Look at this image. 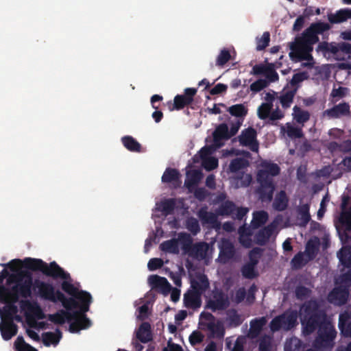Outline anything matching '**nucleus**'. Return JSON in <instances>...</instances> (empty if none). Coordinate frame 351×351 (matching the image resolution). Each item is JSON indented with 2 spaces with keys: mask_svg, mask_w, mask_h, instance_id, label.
<instances>
[{
  "mask_svg": "<svg viewBox=\"0 0 351 351\" xmlns=\"http://www.w3.org/2000/svg\"><path fill=\"white\" fill-rule=\"evenodd\" d=\"M25 266L32 271L42 272L45 276L51 277L53 279L60 278L63 280L61 289L77 302V304L73 309L82 310V313L89 311L90 305L93 302L90 293L88 291L79 290L73 284L71 275L64 271L56 261L47 263L42 259L34 258H25Z\"/></svg>",
  "mask_w": 351,
  "mask_h": 351,
  "instance_id": "obj_1",
  "label": "nucleus"
},
{
  "mask_svg": "<svg viewBox=\"0 0 351 351\" xmlns=\"http://www.w3.org/2000/svg\"><path fill=\"white\" fill-rule=\"evenodd\" d=\"M4 265L11 271L16 272L11 277L15 285L10 289L0 285V302L15 304L18 302L20 297L25 299L31 298L32 290L34 289L33 277L31 272L22 269L23 267L28 269L25 266V259H13Z\"/></svg>",
  "mask_w": 351,
  "mask_h": 351,
  "instance_id": "obj_2",
  "label": "nucleus"
},
{
  "mask_svg": "<svg viewBox=\"0 0 351 351\" xmlns=\"http://www.w3.org/2000/svg\"><path fill=\"white\" fill-rule=\"evenodd\" d=\"M331 26L324 22L313 23L300 36L295 38L294 42L290 44L289 57L291 60L297 62L302 60H312L311 52L313 45L319 42V34L329 30Z\"/></svg>",
  "mask_w": 351,
  "mask_h": 351,
  "instance_id": "obj_3",
  "label": "nucleus"
},
{
  "mask_svg": "<svg viewBox=\"0 0 351 351\" xmlns=\"http://www.w3.org/2000/svg\"><path fill=\"white\" fill-rule=\"evenodd\" d=\"M73 310H66V308L65 310H59L54 314H49L48 319L55 324L60 325L64 324L66 321L71 322L69 331L72 333L88 328L91 325V322L87 317L86 313H82L80 309Z\"/></svg>",
  "mask_w": 351,
  "mask_h": 351,
  "instance_id": "obj_4",
  "label": "nucleus"
},
{
  "mask_svg": "<svg viewBox=\"0 0 351 351\" xmlns=\"http://www.w3.org/2000/svg\"><path fill=\"white\" fill-rule=\"evenodd\" d=\"M304 315L301 319L302 332L310 335L314 332L318 326L326 318V313L320 309V305L316 300H309L302 306Z\"/></svg>",
  "mask_w": 351,
  "mask_h": 351,
  "instance_id": "obj_5",
  "label": "nucleus"
},
{
  "mask_svg": "<svg viewBox=\"0 0 351 351\" xmlns=\"http://www.w3.org/2000/svg\"><path fill=\"white\" fill-rule=\"evenodd\" d=\"M34 289H37L38 294L44 300L53 303L60 302L62 306L66 310H72V307H75L77 304V302L74 299L67 298L60 290H55L53 285L50 283L40 280H35L34 282Z\"/></svg>",
  "mask_w": 351,
  "mask_h": 351,
  "instance_id": "obj_6",
  "label": "nucleus"
},
{
  "mask_svg": "<svg viewBox=\"0 0 351 351\" xmlns=\"http://www.w3.org/2000/svg\"><path fill=\"white\" fill-rule=\"evenodd\" d=\"M298 325V312L295 310L286 311L276 316L269 323V328L272 332L282 329L289 331Z\"/></svg>",
  "mask_w": 351,
  "mask_h": 351,
  "instance_id": "obj_7",
  "label": "nucleus"
},
{
  "mask_svg": "<svg viewBox=\"0 0 351 351\" xmlns=\"http://www.w3.org/2000/svg\"><path fill=\"white\" fill-rule=\"evenodd\" d=\"M148 282L152 289H155L164 295L171 292V301L176 302L180 299V291L176 288H173L166 278L158 275H151Z\"/></svg>",
  "mask_w": 351,
  "mask_h": 351,
  "instance_id": "obj_8",
  "label": "nucleus"
},
{
  "mask_svg": "<svg viewBox=\"0 0 351 351\" xmlns=\"http://www.w3.org/2000/svg\"><path fill=\"white\" fill-rule=\"evenodd\" d=\"M317 329H318V332L315 341L324 348L332 346L337 332L330 322L325 319L323 322H321Z\"/></svg>",
  "mask_w": 351,
  "mask_h": 351,
  "instance_id": "obj_9",
  "label": "nucleus"
},
{
  "mask_svg": "<svg viewBox=\"0 0 351 351\" xmlns=\"http://www.w3.org/2000/svg\"><path fill=\"white\" fill-rule=\"evenodd\" d=\"M230 306L228 296L221 289H215L213 290L210 298L207 300L206 308L213 312L224 311Z\"/></svg>",
  "mask_w": 351,
  "mask_h": 351,
  "instance_id": "obj_10",
  "label": "nucleus"
},
{
  "mask_svg": "<svg viewBox=\"0 0 351 351\" xmlns=\"http://www.w3.org/2000/svg\"><path fill=\"white\" fill-rule=\"evenodd\" d=\"M0 332L3 340L8 341L18 332V326L14 322L11 315L0 311Z\"/></svg>",
  "mask_w": 351,
  "mask_h": 351,
  "instance_id": "obj_11",
  "label": "nucleus"
},
{
  "mask_svg": "<svg viewBox=\"0 0 351 351\" xmlns=\"http://www.w3.org/2000/svg\"><path fill=\"white\" fill-rule=\"evenodd\" d=\"M338 223L336 227L341 240L348 242L351 239V237L348 233V232H351V206L348 210L341 212L338 218Z\"/></svg>",
  "mask_w": 351,
  "mask_h": 351,
  "instance_id": "obj_12",
  "label": "nucleus"
},
{
  "mask_svg": "<svg viewBox=\"0 0 351 351\" xmlns=\"http://www.w3.org/2000/svg\"><path fill=\"white\" fill-rule=\"evenodd\" d=\"M257 133L254 128L249 127L243 130L239 136V141L242 146L249 147L250 150L256 152L258 150V143L256 140Z\"/></svg>",
  "mask_w": 351,
  "mask_h": 351,
  "instance_id": "obj_13",
  "label": "nucleus"
},
{
  "mask_svg": "<svg viewBox=\"0 0 351 351\" xmlns=\"http://www.w3.org/2000/svg\"><path fill=\"white\" fill-rule=\"evenodd\" d=\"M348 296V289L343 286H339L329 292L327 300L329 303L341 306L346 304Z\"/></svg>",
  "mask_w": 351,
  "mask_h": 351,
  "instance_id": "obj_14",
  "label": "nucleus"
},
{
  "mask_svg": "<svg viewBox=\"0 0 351 351\" xmlns=\"http://www.w3.org/2000/svg\"><path fill=\"white\" fill-rule=\"evenodd\" d=\"M197 92V90L195 88H185L183 95H177L174 97L173 107L171 110H180L185 106L191 105L194 100V97Z\"/></svg>",
  "mask_w": 351,
  "mask_h": 351,
  "instance_id": "obj_15",
  "label": "nucleus"
},
{
  "mask_svg": "<svg viewBox=\"0 0 351 351\" xmlns=\"http://www.w3.org/2000/svg\"><path fill=\"white\" fill-rule=\"evenodd\" d=\"M258 182L260 184L257 189L259 198L262 202H270L273 199V195L275 190V185L273 180H266L257 178Z\"/></svg>",
  "mask_w": 351,
  "mask_h": 351,
  "instance_id": "obj_16",
  "label": "nucleus"
},
{
  "mask_svg": "<svg viewBox=\"0 0 351 351\" xmlns=\"http://www.w3.org/2000/svg\"><path fill=\"white\" fill-rule=\"evenodd\" d=\"M350 113V106L349 104L343 101L324 110L323 116L328 119H339L341 117L348 116Z\"/></svg>",
  "mask_w": 351,
  "mask_h": 351,
  "instance_id": "obj_17",
  "label": "nucleus"
},
{
  "mask_svg": "<svg viewBox=\"0 0 351 351\" xmlns=\"http://www.w3.org/2000/svg\"><path fill=\"white\" fill-rule=\"evenodd\" d=\"M141 343H147L153 340V333L151 324L147 322H142L134 332L133 337Z\"/></svg>",
  "mask_w": 351,
  "mask_h": 351,
  "instance_id": "obj_18",
  "label": "nucleus"
},
{
  "mask_svg": "<svg viewBox=\"0 0 351 351\" xmlns=\"http://www.w3.org/2000/svg\"><path fill=\"white\" fill-rule=\"evenodd\" d=\"M210 283L208 277L203 274H198L195 278L191 280V290L199 292L202 295L205 291L208 289Z\"/></svg>",
  "mask_w": 351,
  "mask_h": 351,
  "instance_id": "obj_19",
  "label": "nucleus"
},
{
  "mask_svg": "<svg viewBox=\"0 0 351 351\" xmlns=\"http://www.w3.org/2000/svg\"><path fill=\"white\" fill-rule=\"evenodd\" d=\"M280 169L276 163L267 162L263 165V168L259 169L257 178L266 180H273L272 177L280 173Z\"/></svg>",
  "mask_w": 351,
  "mask_h": 351,
  "instance_id": "obj_20",
  "label": "nucleus"
},
{
  "mask_svg": "<svg viewBox=\"0 0 351 351\" xmlns=\"http://www.w3.org/2000/svg\"><path fill=\"white\" fill-rule=\"evenodd\" d=\"M213 138L214 145L216 147H221L223 145V141L230 139L228 125L224 123L218 125L213 132Z\"/></svg>",
  "mask_w": 351,
  "mask_h": 351,
  "instance_id": "obj_21",
  "label": "nucleus"
},
{
  "mask_svg": "<svg viewBox=\"0 0 351 351\" xmlns=\"http://www.w3.org/2000/svg\"><path fill=\"white\" fill-rule=\"evenodd\" d=\"M184 304L188 308H199L202 305V295L199 292L189 289L184 294Z\"/></svg>",
  "mask_w": 351,
  "mask_h": 351,
  "instance_id": "obj_22",
  "label": "nucleus"
},
{
  "mask_svg": "<svg viewBox=\"0 0 351 351\" xmlns=\"http://www.w3.org/2000/svg\"><path fill=\"white\" fill-rule=\"evenodd\" d=\"M267 320L265 317L254 318L250 322V329L247 336L250 339L257 338L261 333L264 326L267 324Z\"/></svg>",
  "mask_w": 351,
  "mask_h": 351,
  "instance_id": "obj_23",
  "label": "nucleus"
},
{
  "mask_svg": "<svg viewBox=\"0 0 351 351\" xmlns=\"http://www.w3.org/2000/svg\"><path fill=\"white\" fill-rule=\"evenodd\" d=\"M351 316L346 311L339 314L338 327L341 334L345 337L351 338Z\"/></svg>",
  "mask_w": 351,
  "mask_h": 351,
  "instance_id": "obj_24",
  "label": "nucleus"
},
{
  "mask_svg": "<svg viewBox=\"0 0 351 351\" xmlns=\"http://www.w3.org/2000/svg\"><path fill=\"white\" fill-rule=\"evenodd\" d=\"M208 250L209 245L206 242H197L193 244L189 254L195 258L203 260L206 258Z\"/></svg>",
  "mask_w": 351,
  "mask_h": 351,
  "instance_id": "obj_25",
  "label": "nucleus"
},
{
  "mask_svg": "<svg viewBox=\"0 0 351 351\" xmlns=\"http://www.w3.org/2000/svg\"><path fill=\"white\" fill-rule=\"evenodd\" d=\"M297 91L298 87L292 88L291 89H286L285 88L282 90L280 96L278 97V99L284 109H287L291 106Z\"/></svg>",
  "mask_w": 351,
  "mask_h": 351,
  "instance_id": "obj_26",
  "label": "nucleus"
},
{
  "mask_svg": "<svg viewBox=\"0 0 351 351\" xmlns=\"http://www.w3.org/2000/svg\"><path fill=\"white\" fill-rule=\"evenodd\" d=\"M319 249V240L317 238L307 241L305 250L303 252L308 260L313 261L317 256Z\"/></svg>",
  "mask_w": 351,
  "mask_h": 351,
  "instance_id": "obj_27",
  "label": "nucleus"
},
{
  "mask_svg": "<svg viewBox=\"0 0 351 351\" xmlns=\"http://www.w3.org/2000/svg\"><path fill=\"white\" fill-rule=\"evenodd\" d=\"M350 18H351V8L341 9L335 14H330L328 16V19L332 24L344 22Z\"/></svg>",
  "mask_w": 351,
  "mask_h": 351,
  "instance_id": "obj_28",
  "label": "nucleus"
},
{
  "mask_svg": "<svg viewBox=\"0 0 351 351\" xmlns=\"http://www.w3.org/2000/svg\"><path fill=\"white\" fill-rule=\"evenodd\" d=\"M235 254V249L234 245L228 240L222 241L221 247L220 248L219 256L224 261H228L232 259Z\"/></svg>",
  "mask_w": 351,
  "mask_h": 351,
  "instance_id": "obj_29",
  "label": "nucleus"
},
{
  "mask_svg": "<svg viewBox=\"0 0 351 351\" xmlns=\"http://www.w3.org/2000/svg\"><path fill=\"white\" fill-rule=\"evenodd\" d=\"M289 199L285 191H280L276 195L273 202V207L276 210L283 211L288 206Z\"/></svg>",
  "mask_w": 351,
  "mask_h": 351,
  "instance_id": "obj_30",
  "label": "nucleus"
},
{
  "mask_svg": "<svg viewBox=\"0 0 351 351\" xmlns=\"http://www.w3.org/2000/svg\"><path fill=\"white\" fill-rule=\"evenodd\" d=\"M205 328L210 332L211 337L217 339L223 338L225 330L220 323L215 322H204Z\"/></svg>",
  "mask_w": 351,
  "mask_h": 351,
  "instance_id": "obj_31",
  "label": "nucleus"
},
{
  "mask_svg": "<svg viewBox=\"0 0 351 351\" xmlns=\"http://www.w3.org/2000/svg\"><path fill=\"white\" fill-rule=\"evenodd\" d=\"M310 261L305 254L300 251L293 256L290 264L292 269L298 270L304 267Z\"/></svg>",
  "mask_w": 351,
  "mask_h": 351,
  "instance_id": "obj_32",
  "label": "nucleus"
},
{
  "mask_svg": "<svg viewBox=\"0 0 351 351\" xmlns=\"http://www.w3.org/2000/svg\"><path fill=\"white\" fill-rule=\"evenodd\" d=\"M341 264L346 268H351V246L343 247L337 253Z\"/></svg>",
  "mask_w": 351,
  "mask_h": 351,
  "instance_id": "obj_33",
  "label": "nucleus"
},
{
  "mask_svg": "<svg viewBox=\"0 0 351 351\" xmlns=\"http://www.w3.org/2000/svg\"><path fill=\"white\" fill-rule=\"evenodd\" d=\"M123 146L130 152H140L141 145L132 136H124L121 138Z\"/></svg>",
  "mask_w": 351,
  "mask_h": 351,
  "instance_id": "obj_34",
  "label": "nucleus"
},
{
  "mask_svg": "<svg viewBox=\"0 0 351 351\" xmlns=\"http://www.w3.org/2000/svg\"><path fill=\"white\" fill-rule=\"evenodd\" d=\"M198 216L203 224L215 225L217 223V216L212 212L202 208L198 213Z\"/></svg>",
  "mask_w": 351,
  "mask_h": 351,
  "instance_id": "obj_35",
  "label": "nucleus"
},
{
  "mask_svg": "<svg viewBox=\"0 0 351 351\" xmlns=\"http://www.w3.org/2000/svg\"><path fill=\"white\" fill-rule=\"evenodd\" d=\"M235 210V204L232 201L226 200L221 204L217 212L219 215L229 216L233 215Z\"/></svg>",
  "mask_w": 351,
  "mask_h": 351,
  "instance_id": "obj_36",
  "label": "nucleus"
},
{
  "mask_svg": "<svg viewBox=\"0 0 351 351\" xmlns=\"http://www.w3.org/2000/svg\"><path fill=\"white\" fill-rule=\"evenodd\" d=\"M268 219V214L266 211L261 210L253 213V219L251 225L254 228H258L264 225Z\"/></svg>",
  "mask_w": 351,
  "mask_h": 351,
  "instance_id": "obj_37",
  "label": "nucleus"
},
{
  "mask_svg": "<svg viewBox=\"0 0 351 351\" xmlns=\"http://www.w3.org/2000/svg\"><path fill=\"white\" fill-rule=\"evenodd\" d=\"M273 232V228L268 226L261 230L256 235V243L264 245L268 241Z\"/></svg>",
  "mask_w": 351,
  "mask_h": 351,
  "instance_id": "obj_38",
  "label": "nucleus"
},
{
  "mask_svg": "<svg viewBox=\"0 0 351 351\" xmlns=\"http://www.w3.org/2000/svg\"><path fill=\"white\" fill-rule=\"evenodd\" d=\"M160 248L164 252L178 254L179 253L178 241L175 239L165 241L160 244Z\"/></svg>",
  "mask_w": 351,
  "mask_h": 351,
  "instance_id": "obj_39",
  "label": "nucleus"
},
{
  "mask_svg": "<svg viewBox=\"0 0 351 351\" xmlns=\"http://www.w3.org/2000/svg\"><path fill=\"white\" fill-rule=\"evenodd\" d=\"M293 116L298 123H306L310 119V113L306 110H302L298 106H295L293 108Z\"/></svg>",
  "mask_w": 351,
  "mask_h": 351,
  "instance_id": "obj_40",
  "label": "nucleus"
},
{
  "mask_svg": "<svg viewBox=\"0 0 351 351\" xmlns=\"http://www.w3.org/2000/svg\"><path fill=\"white\" fill-rule=\"evenodd\" d=\"M58 336L52 332H44L42 335L43 342L45 346H49L52 344H57L61 337L62 333L59 329H56Z\"/></svg>",
  "mask_w": 351,
  "mask_h": 351,
  "instance_id": "obj_41",
  "label": "nucleus"
},
{
  "mask_svg": "<svg viewBox=\"0 0 351 351\" xmlns=\"http://www.w3.org/2000/svg\"><path fill=\"white\" fill-rule=\"evenodd\" d=\"M178 241L182 245V250L189 253L193 245V239L190 234L186 232H180L178 234Z\"/></svg>",
  "mask_w": 351,
  "mask_h": 351,
  "instance_id": "obj_42",
  "label": "nucleus"
},
{
  "mask_svg": "<svg viewBox=\"0 0 351 351\" xmlns=\"http://www.w3.org/2000/svg\"><path fill=\"white\" fill-rule=\"evenodd\" d=\"M180 177L178 170L173 168H167L162 176V181L166 183H171L179 180Z\"/></svg>",
  "mask_w": 351,
  "mask_h": 351,
  "instance_id": "obj_43",
  "label": "nucleus"
},
{
  "mask_svg": "<svg viewBox=\"0 0 351 351\" xmlns=\"http://www.w3.org/2000/svg\"><path fill=\"white\" fill-rule=\"evenodd\" d=\"M249 165L248 161L243 158H236L231 160L229 169L232 173H237L241 169L247 167Z\"/></svg>",
  "mask_w": 351,
  "mask_h": 351,
  "instance_id": "obj_44",
  "label": "nucleus"
},
{
  "mask_svg": "<svg viewBox=\"0 0 351 351\" xmlns=\"http://www.w3.org/2000/svg\"><path fill=\"white\" fill-rule=\"evenodd\" d=\"M160 210L167 216L173 213L176 207V199L174 198L166 199L160 202Z\"/></svg>",
  "mask_w": 351,
  "mask_h": 351,
  "instance_id": "obj_45",
  "label": "nucleus"
},
{
  "mask_svg": "<svg viewBox=\"0 0 351 351\" xmlns=\"http://www.w3.org/2000/svg\"><path fill=\"white\" fill-rule=\"evenodd\" d=\"M16 351H38L36 348L26 343L23 336H18L14 343Z\"/></svg>",
  "mask_w": 351,
  "mask_h": 351,
  "instance_id": "obj_46",
  "label": "nucleus"
},
{
  "mask_svg": "<svg viewBox=\"0 0 351 351\" xmlns=\"http://www.w3.org/2000/svg\"><path fill=\"white\" fill-rule=\"evenodd\" d=\"M255 265L249 263L244 264L241 269L242 276L247 279H254L258 276V272L256 270Z\"/></svg>",
  "mask_w": 351,
  "mask_h": 351,
  "instance_id": "obj_47",
  "label": "nucleus"
},
{
  "mask_svg": "<svg viewBox=\"0 0 351 351\" xmlns=\"http://www.w3.org/2000/svg\"><path fill=\"white\" fill-rule=\"evenodd\" d=\"M339 54L338 60H345L347 59H351V44L341 42L339 43Z\"/></svg>",
  "mask_w": 351,
  "mask_h": 351,
  "instance_id": "obj_48",
  "label": "nucleus"
},
{
  "mask_svg": "<svg viewBox=\"0 0 351 351\" xmlns=\"http://www.w3.org/2000/svg\"><path fill=\"white\" fill-rule=\"evenodd\" d=\"M27 306V311L30 313L34 317L38 319H43L45 318V314L40 306L36 304H31L29 301L25 302Z\"/></svg>",
  "mask_w": 351,
  "mask_h": 351,
  "instance_id": "obj_49",
  "label": "nucleus"
},
{
  "mask_svg": "<svg viewBox=\"0 0 351 351\" xmlns=\"http://www.w3.org/2000/svg\"><path fill=\"white\" fill-rule=\"evenodd\" d=\"M231 59V54L230 51L223 48L221 49L216 58V66L223 67Z\"/></svg>",
  "mask_w": 351,
  "mask_h": 351,
  "instance_id": "obj_50",
  "label": "nucleus"
},
{
  "mask_svg": "<svg viewBox=\"0 0 351 351\" xmlns=\"http://www.w3.org/2000/svg\"><path fill=\"white\" fill-rule=\"evenodd\" d=\"M299 215L300 216V226H306L311 220V215L309 213V206L308 204H303L299 208Z\"/></svg>",
  "mask_w": 351,
  "mask_h": 351,
  "instance_id": "obj_51",
  "label": "nucleus"
},
{
  "mask_svg": "<svg viewBox=\"0 0 351 351\" xmlns=\"http://www.w3.org/2000/svg\"><path fill=\"white\" fill-rule=\"evenodd\" d=\"M302 346V341L298 337H293L286 341L285 351H298Z\"/></svg>",
  "mask_w": 351,
  "mask_h": 351,
  "instance_id": "obj_52",
  "label": "nucleus"
},
{
  "mask_svg": "<svg viewBox=\"0 0 351 351\" xmlns=\"http://www.w3.org/2000/svg\"><path fill=\"white\" fill-rule=\"evenodd\" d=\"M348 91L346 87L339 86L337 88H333L330 93V97L332 98L331 102L333 104L337 103L339 99L346 97Z\"/></svg>",
  "mask_w": 351,
  "mask_h": 351,
  "instance_id": "obj_53",
  "label": "nucleus"
},
{
  "mask_svg": "<svg viewBox=\"0 0 351 351\" xmlns=\"http://www.w3.org/2000/svg\"><path fill=\"white\" fill-rule=\"evenodd\" d=\"M228 111L232 116L243 117L247 113V109L243 104H235L228 108Z\"/></svg>",
  "mask_w": 351,
  "mask_h": 351,
  "instance_id": "obj_54",
  "label": "nucleus"
},
{
  "mask_svg": "<svg viewBox=\"0 0 351 351\" xmlns=\"http://www.w3.org/2000/svg\"><path fill=\"white\" fill-rule=\"evenodd\" d=\"M228 321L230 326L235 328L239 326L242 324L243 319L241 315H239L236 310L233 309L229 311L228 314Z\"/></svg>",
  "mask_w": 351,
  "mask_h": 351,
  "instance_id": "obj_55",
  "label": "nucleus"
},
{
  "mask_svg": "<svg viewBox=\"0 0 351 351\" xmlns=\"http://www.w3.org/2000/svg\"><path fill=\"white\" fill-rule=\"evenodd\" d=\"M186 228L193 235H196L201 230L198 220L193 217L186 220Z\"/></svg>",
  "mask_w": 351,
  "mask_h": 351,
  "instance_id": "obj_56",
  "label": "nucleus"
},
{
  "mask_svg": "<svg viewBox=\"0 0 351 351\" xmlns=\"http://www.w3.org/2000/svg\"><path fill=\"white\" fill-rule=\"evenodd\" d=\"M263 252V249L258 247H254L249 253V262L247 263L256 266Z\"/></svg>",
  "mask_w": 351,
  "mask_h": 351,
  "instance_id": "obj_57",
  "label": "nucleus"
},
{
  "mask_svg": "<svg viewBox=\"0 0 351 351\" xmlns=\"http://www.w3.org/2000/svg\"><path fill=\"white\" fill-rule=\"evenodd\" d=\"M272 108L273 106L269 104H261L257 110V114L258 118L262 120L269 119Z\"/></svg>",
  "mask_w": 351,
  "mask_h": 351,
  "instance_id": "obj_58",
  "label": "nucleus"
},
{
  "mask_svg": "<svg viewBox=\"0 0 351 351\" xmlns=\"http://www.w3.org/2000/svg\"><path fill=\"white\" fill-rule=\"evenodd\" d=\"M270 34L265 32L261 38H256V50L261 51L265 49L269 43Z\"/></svg>",
  "mask_w": 351,
  "mask_h": 351,
  "instance_id": "obj_59",
  "label": "nucleus"
},
{
  "mask_svg": "<svg viewBox=\"0 0 351 351\" xmlns=\"http://www.w3.org/2000/svg\"><path fill=\"white\" fill-rule=\"evenodd\" d=\"M202 174L199 170H193L187 174V180L186 184L189 186L191 185L197 184L201 180Z\"/></svg>",
  "mask_w": 351,
  "mask_h": 351,
  "instance_id": "obj_60",
  "label": "nucleus"
},
{
  "mask_svg": "<svg viewBox=\"0 0 351 351\" xmlns=\"http://www.w3.org/2000/svg\"><path fill=\"white\" fill-rule=\"evenodd\" d=\"M266 80L269 82H275L278 80L279 76L275 70V66L273 63H269V68L266 71L265 75Z\"/></svg>",
  "mask_w": 351,
  "mask_h": 351,
  "instance_id": "obj_61",
  "label": "nucleus"
},
{
  "mask_svg": "<svg viewBox=\"0 0 351 351\" xmlns=\"http://www.w3.org/2000/svg\"><path fill=\"white\" fill-rule=\"evenodd\" d=\"M311 293V290L304 286H297L295 290V294L297 299L303 300L308 298Z\"/></svg>",
  "mask_w": 351,
  "mask_h": 351,
  "instance_id": "obj_62",
  "label": "nucleus"
},
{
  "mask_svg": "<svg viewBox=\"0 0 351 351\" xmlns=\"http://www.w3.org/2000/svg\"><path fill=\"white\" fill-rule=\"evenodd\" d=\"M269 85L268 82L264 79H258L253 82L250 86V90L254 93H258Z\"/></svg>",
  "mask_w": 351,
  "mask_h": 351,
  "instance_id": "obj_63",
  "label": "nucleus"
},
{
  "mask_svg": "<svg viewBox=\"0 0 351 351\" xmlns=\"http://www.w3.org/2000/svg\"><path fill=\"white\" fill-rule=\"evenodd\" d=\"M258 350L260 351H271V338L268 335H265L261 338Z\"/></svg>",
  "mask_w": 351,
  "mask_h": 351,
  "instance_id": "obj_64",
  "label": "nucleus"
}]
</instances>
